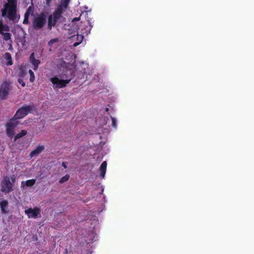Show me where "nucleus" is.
<instances>
[{"label": "nucleus", "instance_id": "23", "mask_svg": "<svg viewBox=\"0 0 254 254\" xmlns=\"http://www.w3.org/2000/svg\"><path fill=\"white\" fill-rule=\"evenodd\" d=\"M69 179V175H68V174H66L65 176H64V177H62L60 181H59V182L60 184H63L66 181H67Z\"/></svg>", "mask_w": 254, "mask_h": 254}, {"label": "nucleus", "instance_id": "27", "mask_svg": "<svg viewBox=\"0 0 254 254\" xmlns=\"http://www.w3.org/2000/svg\"><path fill=\"white\" fill-rule=\"evenodd\" d=\"M27 11L30 12L31 13V15H33V12H34V6L33 3L31 4V5H30L27 9L26 10Z\"/></svg>", "mask_w": 254, "mask_h": 254}, {"label": "nucleus", "instance_id": "26", "mask_svg": "<svg viewBox=\"0 0 254 254\" xmlns=\"http://www.w3.org/2000/svg\"><path fill=\"white\" fill-rule=\"evenodd\" d=\"M26 74V72L23 68L20 69V72L18 73V76L22 78L24 77Z\"/></svg>", "mask_w": 254, "mask_h": 254}, {"label": "nucleus", "instance_id": "34", "mask_svg": "<svg viewBox=\"0 0 254 254\" xmlns=\"http://www.w3.org/2000/svg\"><path fill=\"white\" fill-rule=\"evenodd\" d=\"M79 43H80V42L79 43H77H77H74L73 45H74V46H76L78 45H79Z\"/></svg>", "mask_w": 254, "mask_h": 254}, {"label": "nucleus", "instance_id": "25", "mask_svg": "<svg viewBox=\"0 0 254 254\" xmlns=\"http://www.w3.org/2000/svg\"><path fill=\"white\" fill-rule=\"evenodd\" d=\"M29 73L30 74L29 80L30 82H33L35 80V75L33 71L31 69L29 70Z\"/></svg>", "mask_w": 254, "mask_h": 254}, {"label": "nucleus", "instance_id": "9", "mask_svg": "<svg viewBox=\"0 0 254 254\" xmlns=\"http://www.w3.org/2000/svg\"><path fill=\"white\" fill-rule=\"evenodd\" d=\"M44 149L45 147L43 145L39 144L37 145L36 147L30 152L29 154L30 157L32 158L38 155L44 150Z\"/></svg>", "mask_w": 254, "mask_h": 254}, {"label": "nucleus", "instance_id": "4", "mask_svg": "<svg viewBox=\"0 0 254 254\" xmlns=\"http://www.w3.org/2000/svg\"><path fill=\"white\" fill-rule=\"evenodd\" d=\"M46 23V15L44 13H41L37 17H35L32 22L33 27L34 29H42Z\"/></svg>", "mask_w": 254, "mask_h": 254}, {"label": "nucleus", "instance_id": "14", "mask_svg": "<svg viewBox=\"0 0 254 254\" xmlns=\"http://www.w3.org/2000/svg\"><path fill=\"white\" fill-rule=\"evenodd\" d=\"M3 58L6 61V64L7 66L11 65L13 64L11 55L9 53H5L3 55Z\"/></svg>", "mask_w": 254, "mask_h": 254}, {"label": "nucleus", "instance_id": "2", "mask_svg": "<svg viewBox=\"0 0 254 254\" xmlns=\"http://www.w3.org/2000/svg\"><path fill=\"white\" fill-rule=\"evenodd\" d=\"M1 11L2 17L7 18L13 22L17 21V7L4 4Z\"/></svg>", "mask_w": 254, "mask_h": 254}, {"label": "nucleus", "instance_id": "8", "mask_svg": "<svg viewBox=\"0 0 254 254\" xmlns=\"http://www.w3.org/2000/svg\"><path fill=\"white\" fill-rule=\"evenodd\" d=\"M9 83L7 81L3 82L0 88V97L2 99L6 98L9 94Z\"/></svg>", "mask_w": 254, "mask_h": 254}, {"label": "nucleus", "instance_id": "11", "mask_svg": "<svg viewBox=\"0 0 254 254\" xmlns=\"http://www.w3.org/2000/svg\"><path fill=\"white\" fill-rule=\"evenodd\" d=\"M17 119H14V117H13L9 122L6 124L5 127L14 129L19 124V122L17 121Z\"/></svg>", "mask_w": 254, "mask_h": 254}, {"label": "nucleus", "instance_id": "13", "mask_svg": "<svg viewBox=\"0 0 254 254\" xmlns=\"http://www.w3.org/2000/svg\"><path fill=\"white\" fill-rule=\"evenodd\" d=\"M36 183L35 179H31L27 180L26 181H22L21 184V187L24 188V185L28 187H31L34 185Z\"/></svg>", "mask_w": 254, "mask_h": 254}, {"label": "nucleus", "instance_id": "29", "mask_svg": "<svg viewBox=\"0 0 254 254\" xmlns=\"http://www.w3.org/2000/svg\"><path fill=\"white\" fill-rule=\"evenodd\" d=\"M111 119H112V127H114V128H116L117 127V122H116V119L111 117Z\"/></svg>", "mask_w": 254, "mask_h": 254}, {"label": "nucleus", "instance_id": "36", "mask_svg": "<svg viewBox=\"0 0 254 254\" xmlns=\"http://www.w3.org/2000/svg\"><path fill=\"white\" fill-rule=\"evenodd\" d=\"M12 181H14V178L12 179Z\"/></svg>", "mask_w": 254, "mask_h": 254}, {"label": "nucleus", "instance_id": "19", "mask_svg": "<svg viewBox=\"0 0 254 254\" xmlns=\"http://www.w3.org/2000/svg\"><path fill=\"white\" fill-rule=\"evenodd\" d=\"M6 128V133L7 135L9 137H12L14 135V130L13 128L5 127Z\"/></svg>", "mask_w": 254, "mask_h": 254}, {"label": "nucleus", "instance_id": "33", "mask_svg": "<svg viewBox=\"0 0 254 254\" xmlns=\"http://www.w3.org/2000/svg\"><path fill=\"white\" fill-rule=\"evenodd\" d=\"M77 36L78 38H80V39H81V41H82V39H83V36L82 35H78Z\"/></svg>", "mask_w": 254, "mask_h": 254}, {"label": "nucleus", "instance_id": "10", "mask_svg": "<svg viewBox=\"0 0 254 254\" xmlns=\"http://www.w3.org/2000/svg\"><path fill=\"white\" fill-rule=\"evenodd\" d=\"M29 61L34 66L33 69L36 70L40 64V61L39 60H36L34 57V53H32L29 57Z\"/></svg>", "mask_w": 254, "mask_h": 254}, {"label": "nucleus", "instance_id": "16", "mask_svg": "<svg viewBox=\"0 0 254 254\" xmlns=\"http://www.w3.org/2000/svg\"><path fill=\"white\" fill-rule=\"evenodd\" d=\"M8 206V201L6 200H4L0 202V207L2 213L6 212V209Z\"/></svg>", "mask_w": 254, "mask_h": 254}, {"label": "nucleus", "instance_id": "6", "mask_svg": "<svg viewBox=\"0 0 254 254\" xmlns=\"http://www.w3.org/2000/svg\"><path fill=\"white\" fill-rule=\"evenodd\" d=\"M41 209L38 207L34 208H29L25 210V213L29 218H37L41 217Z\"/></svg>", "mask_w": 254, "mask_h": 254}, {"label": "nucleus", "instance_id": "5", "mask_svg": "<svg viewBox=\"0 0 254 254\" xmlns=\"http://www.w3.org/2000/svg\"><path fill=\"white\" fill-rule=\"evenodd\" d=\"M71 78L69 79H60L58 77L55 76L50 78L51 82L54 84V88H62L66 86L69 83Z\"/></svg>", "mask_w": 254, "mask_h": 254}, {"label": "nucleus", "instance_id": "1", "mask_svg": "<svg viewBox=\"0 0 254 254\" xmlns=\"http://www.w3.org/2000/svg\"><path fill=\"white\" fill-rule=\"evenodd\" d=\"M64 9L61 7H57L52 14L49 16L48 18V28L51 30L52 27L56 25L57 22H63L64 21V18L63 16Z\"/></svg>", "mask_w": 254, "mask_h": 254}, {"label": "nucleus", "instance_id": "12", "mask_svg": "<svg viewBox=\"0 0 254 254\" xmlns=\"http://www.w3.org/2000/svg\"><path fill=\"white\" fill-rule=\"evenodd\" d=\"M107 165V164L106 161H104L102 163L100 167V177L102 179H103L105 177Z\"/></svg>", "mask_w": 254, "mask_h": 254}, {"label": "nucleus", "instance_id": "28", "mask_svg": "<svg viewBox=\"0 0 254 254\" xmlns=\"http://www.w3.org/2000/svg\"><path fill=\"white\" fill-rule=\"evenodd\" d=\"M58 41V39H57V38L52 39L51 40H50V41L48 42V45H49V46L51 47V46H52V45H53V44L54 43H56Z\"/></svg>", "mask_w": 254, "mask_h": 254}, {"label": "nucleus", "instance_id": "22", "mask_svg": "<svg viewBox=\"0 0 254 254\" xmlns=\"http://www.w3.org/2000/svg\"><path fill=\"white\" fill-rule=\"evenodd\" d=\"M2 36V38L5 41H8L11 39V34L8 32H3L0 34Z\"/></svg>", "mask_w": 254, "mask_h": 254}, {"label": "nucleus", "instance_id": "30", "mask_svg": "<svg viewBox=\"0 0 254 254\" xmlns=\"http://www.w3.org/2000/svg\"><path fill=\"white\" fill-rule=\"evenodd\" d=\"M17 81H18V83L19 84H20L22 87H24L25 86V83L23 81V80L22 78H19L18 79Z\"/></svg>", "mask_w": 254, "mask_h": 254}, {"label": "nucleus", "instance_id": "24", "mask_svg": "<svg viewBox=\"0 0 254 254\" xmlns=\"http://www.w3.org/2000/svg\"><path fill=\"white\" fill-rule=\"evenodd\" d=\"M17 0H7V2L5 4L17 7Z\"/></svg>", "mask_w": 254, "mask_h": 254}, {"label": "nucleus", "instance_id": "35", "mask_svg": "<svg viewBox=\"0 0 254 254\" xmlns=\"http://www.w3.org/2000/svg\"><path fill=\"white\" fill-rule=\"evenodd\" d=\"M105 110L106 112H108L109 111V108H106Z\"/></svg>", "mask_w": 254, "mask_h": 254}, {"label": "nucleus", "instance_id": "3", "mask_svg": "<svg viewBox=\"0 0 254 254\" xmlns=\"http://www.w3.org/2000/svg\"><path fill=\"white\" fill-rule=\"evenodd\" d=\"M35 109L34 105L24 106L18 109L14 115V119H21L27 116L31 111Z\"/></svg>", "mask_w": 254, "mask_h": 254}, {"label": "nucleus", "instance_id": "32", "mask_svg": "<svg viewBox=\"0 0 254 254\" xmlns=\"http://www.w3.org/2000/svg\"><path fill=\"white\" fill-rule=\"evenodd\" d=\"M52 0H46L47 4L49 5L51 2Z\"/></svg>", "mask_w": 254, "mask_h": 254}, {"label": "nucleus", "instance_id": "17", "mask_svg": "<svg viewBox=\"0 0 254 254\" xmlns=\"http://www.w3.org/2000/svg\"><path fill=\"white\" fill-rule=\"evenodd\" d=\"M70 0H62L60 4L58 7H61L62 9H64V11L67 8L68 3Z\"/></svg>", "mask_w": 254, "mask_h": 254}, {"label": "nucleus", "instance_id": "18", "mask_svg": "<svg viewBox=\"0 0 254 254\" xmlns=\"http://www.w3.org/2000/svg\"><path fill=\"white\" fill-rule=\"evenodd\" d=\"M27 132L26 130H22L19 133L16 134L14 138V141H16L18 139L22 137L23 136L26 135Z\"/></svg>", "mask_w": 254, "mask_h": 254}, {"label": "nucleus", "instance_id": "21", "mask_svg": "<svg viewBox=\"0 0 254 254\" xmlns=\"http://www.w3.org/2000/svg\"><path fill=\"white\" fill-rule=\"evenodd\" d=\"M30 14H31V13L27 11H26V12L24 14V19L23 21V24H27L29 23V17Z\"/></svg>", "mask_w": 254, "mask_h": 254}, {"label": "nucleus", "instance_id": "7", "mask_svg": "<svg viewBox=\"0 0 254 254\" xmlns=\"http://www.w3.org/2000/svg\"><path fill=\"white\" fill-rule=\"evenodd\" d=\"M12 190V184L10 182L9 179L7 177H4L1 182V190L3 192L7 193Z\"/></svg>", "mask_w": 254, "mask_h": 254}, {"label": "nucleus", "instance_id": "15", "mask_svg": "<svg viewBox=\"0 0 254 254\" xmlns=\"http://www.w3.org/2000/svg\"><path fill=\"white\" fill-rule=\"evenodd\" d=\"M9 31V27L7 24H4L2 20H0V34Z\"/></svg>", "mask_w": 254, "mask_h": 254}, {"label": "nucleus", "instance_id": "31", "mask_svg": "<svg viewBox=\"0 0 254 254\" xmlns=\"http://www.w3.org/2000/svg\"><path fill=\"white\" fill-rule=\"evenodd\" d=\"M62 166L64 168V169H66L67 168V165H66V163L65 162H63L62 163Z\"/></svg>", "mask_w": 254, "mask_h": 254}, {"label": "nucleus", "instance_id": "20", "mask_svg": "<svg viewBox=\"0 0 254 254\" xmlns=\"http://www.w3.org/2000/svg\"><path fill=\"white\" fill-rule=\"evenodd\" d=\"M30 14H31V13L27 11H26V12L24 14V19L23 21V24H27L29 23V17Z\"/></svg>", "mask_w": 254, "mask_h": 254}]
</instances>
